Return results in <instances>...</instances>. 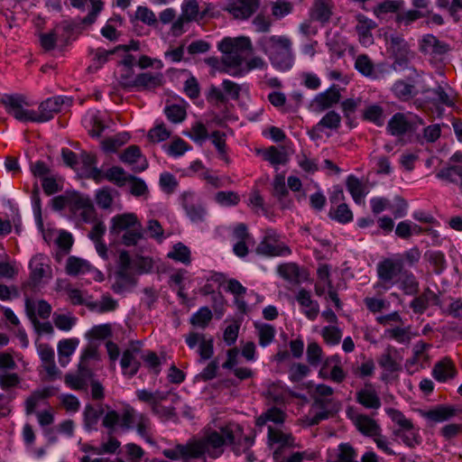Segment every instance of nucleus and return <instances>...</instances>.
Listing matches in <instances>:
<instances>
[{"mask_svg": "<svg viewBox=\"0 0 462 462\" xmlns=\"http://www.w3.org/2000/svg\"><path fill=\"white\" fill-rule=\"evenodd\" d=\"M242 428L237 423H228L221 427L219 431L213 430L205 436L192 439L193 457L201 458L204 455L217 457L223 453V447L235 444L242 436Z\"/></svg>", "mask_w": 462, "mask_h": 462, "instance_id": "1", "label": "nucleus"}, {"mask_svg": "<svg viewBox=\"0 0 462 462\" xmlns=\"http://www.w3.org/2000/svg\"><path fill=\"white\" fill-rule=\"evenodd\" d=\"M256 44L277 69L287 71L293 67L295 56L292 51V42L289 37L263 35L258 39Z\"/></svg>", "mask_w": 462, "mask_h": 462, "instance_id": "2", "label": "nucleus"}, {"mask_svg": "<svg viewBox=\"0 0 462 462\" xmlns=\"http://www.w3.org/2000/svg\"><path fill=\"white\" fill-rule=\"evenodd\" d=\"M152 268V261L148 258H140L134 262L126 251L119 253L116 268L114 273V290L116 292L134 283L136 272L145 273Z\"/></svg>", "mask_w": 462, "mask_h": 462, "instance_id": "3", "label": "nucleus"}, {"mask_svg": "<svg viewBox=\"0 0 462 462\" xmlns=\"http://www.w3.org/2000/svg\"><path fill=\"white\" fill-rule=\"evenodd\" d=\"M218 50L223 53V64L226 69L239 68L252 51V42L248 37L224 38L218 43Z\"/></svg>", "mask_w": 462, "mask_h": 462, "instance_id": "4", "label": "nucleus"}, {"mask_svg": "<svg viewBox=\"0 0 462 462\" xmlns=\"http://www.w3.org/2000/svg\"><path fill=\"white\" fill-rule=\"evenodd\" d=\"M122 236V243L126 246L135 245L142 238V224L134 213H124L114 216L111 218L110 233Z\"/></svg>", "mask_w": 462, "mask_h": 462, "instance_id": "5", "label": "nucleus"}, {"mask_svg": "<svg viewBox=\"0 0 462 462\" xmlns=\"http://www.w3.org/2000/svg\"><path fill=\"white\" fill-rule=\"evenodd\" d=\"M403 260L401 255H393L380 261L376 266L377 277L380 282L374 283L373 288L389 290L398 283V278L403 271Z\"/></svg>", "mask_w": 462, "mask_h": 462, "instance_id": "6", "label": "nucleus"}, {"mask_svg": "<svg viewBox=\"0 0 462 462\" xmlns=\"http://www.w3.org/2000/svg\"><path fill=\"white\" fill-rule=\"evenodd\" d=\"M165 79L162 72H143L132 78L128 75L120 77V84L128 89L154 90L163 85Z\"/></svg>", "mask_w": 462, "mask_h": 462, "instance_id": "7", "label": "nucleus"}, {"mask_svg": "<svg viewBox=\"0 0 462 462\" xmlns=\"http://www.w3.org/2000/svg\"><path fill=\"white\" fill-rule=\"evenodd\" d=\"M2 103L6 112L16 120L23 123L32 122L35 110L26 108L31 106V103L24 96L20 94L5 95L2 97Z\"/></svg>", "mask_w": 462, "mask_h": 462, "instance_id": "8", "label": "nucleus"}, {"mask_svg": "<svg viewBox=\"0 0 462 462\" xmlns=\"http://www.w3.org/2000/svg\"><path fill=\"white\" fill-rule=\"evenodd\" d=\"M72 99L67 96H55L42 101L35 110L32 123H45L51 120L54 116L60 113L63 107H69Z\"/></svg>", "mask_w": 462, "mask_h": 462, "instance_id": "9", "label": "nucleus"}, {"mask_svg": "<svg viewBox=\"0 0 462 462\" xmlns=\"http://www.w3.org/2000/svg\"><path fill=\"white\" fill-rule=\"evenodd\" d=\"M258 254L267 257L288 256L291 250L280 240V236L273 229H267L262 241L256 247Z\"/></svg>", "mask_w": 462, "mask_h": 462, "instance_id": "10", "label": "nucleus"}, {"mask_svg": "<svg viewBox=\"0 0 462 462\" xmlns=\"http://www.w3.org/2000/svg\"><path fill=\"white\" fill-rule=\"evenodd\" d=\"M424 125L423 120L411 113H396L388 122L387 131L393 136H402L417 130Z\"/></svg>", "mask_w": 462, "mask_h": 462, "instance_id": "11", "label": "nucleus"}, {"mask_svg": "<svg viewBox=\"0 0 462 462\" xmlns=\"http://www.w3.org/2000/svg\"><path fill=\"white\" fill-rule=\"evenodd\" d=\"M124 425L125 430L135 428L138 434L142 438L145 439L146 441L151 442L150 437L152 431V422L146 415L137 412L133 408H126L125 410Z\"/></svg>", "mask_w": 462, "mask_h": 462, "instance_id": "12", "label": "nucleus"}, {"mask_svg": "<svg viewBox=\"0 0 462 462\" xmlns=\"http://www.w3.org/2000/svg\"><path fill=\"white\" fill-rule=\"evenodd\" d=\"M70 212L84 223H94L97 219L91 199L79 193L72 194Z\"/></svg>", "mask_w": 462, "mask_h": 462, "instance_id": "13", "label": "nucleus"}, {"mask_svg": "<svg viewBox=\"0 0 462 462\" xmlns=\"http://www.w3.org/2000/svg\"><path fill=\"white\" fill-rule=\"evenodd\" d=\"M341 121V116L337 112L330 110L308 132V134L313 141L321 138L322 133L330 136L331 132H337L340 128Z\"/></svg>", "mask_w": 462, "mask_h": 462, "instance_id": "14", "label": "nucleus"}, {"mask_svg": "<svg viewBox=\"0 0 462 462\" xmlns=\"http://www.w3.org/2000/svg\"><path fill=\"white\" fill-rule=\"evenodd\" d=\"M50 259L43 254L34 255L30 263V279L34 286L39 285L44 279L51 278V267Z\"/></svg>", "mask_w": 462, "mask_h": 462, "instance_id": "15", "label": "nucleus"}, {"mask_svg": "<svg viewBox=\"0 0 462 462\" xmlns=\"http://www.w3.org/2000/svg\"><path fill=\"white\" fill-rule=\"evenodd\" d=\"M341 98L340 88L330 86L328 89L317 94L310 101V107L316 113H321L337 105Z\"/></svg>", "mask_w": 462, "mask_h": 462, "instance_id": "16", "label": "nucleus"}, {"mask_svg": "<svg viewBox=\"0 0 462 462\" xmlns=\"http://www.w3.org/2000/svg\"><path fill=\"white\" fill-rule=\"evenodd\" d=\"M346 414L356 430L363 435L373 438L381 432L380 425L372 417L358 413L353 410L347 411Z\"/></svg>", "mask_w": 462, "mask_h": 462, "instance_id": "17", "label": "nucleus"}, {"mask_svg": "<svg viewBox=\"0 0 462 462\" xmlns=\"http://www.w3.org/2000/svg\"><path fill=\"white\" fill-rule=\"evenodd\" d=\"M182 207L186 216L193 224H199L205 221L207 210L204 206L196 199V196L192 192L183 194Z\"/></svg>", "mask_w": 462, "mask_h": 462, "instance_id": "18", "label": "nucleus"}, {"mask_svg": "<svg viewBox=\"0 0 462 462\" xmlns=\"http://www.w3.org/2000/svg\"><path fill=\"white\" fill-rule=\"evenodd\" d=\"M356 401L367 410H378L382 406L381 398L372 383H365L364 386L356 393Z\"/></svg>", "mask_w": 462, "mask_h": 462, "instance_id": "19", "label": "nucleus"}, {"mask_svg": "<svg viewBox=\"0 0 462 462\" xmlns=\"http://www.w3.org/2000/svg\"><path fill=\"white\" fill-rule=\"evenodd\" d=\"M451 160L456 163L439 170L436 173V177L447 182L458 185L462 194V155L455 153Z\"/></svg>", "mask_w": 462, "mask_h": 462, "instance_id": "20", "label": "nucleus"}, {"mask_svg": "<svg viewBox=\"0 0 462 462\" xmlns=\"http://www.w3.org/2000/svg\"><path fill=\"white\" fill-rule=\"evenodd\" d=\"M138 345L139 342L132 344L129 348L123 352L120 360L123 374L129 377L135 375L141 367V363L138 360V356L140 354V347Z\"/></svg>", "mask_w": 462, "mask_h": 462, "instance_id": "21", "label": "nucleus"}, {"mask_svg": "<svg viewBox=\"0 0 462 462\" xmlns=\"http://www.w3.org/2000/svg\"><path fill=\"white\" fill-rule=\"evenodd\" d=\"M295 300L301 308V312L311 321L315 320L319 313V304L312 300L310 291L300 289L295 295Z\"/></svg>", "mask_w": 462, "mask_h": 462, "instance_id": "22", "label": "nucleus"}, {"mask_svg": "<svg viewBox=\"0 0 462 462\" xmlns=\"http://www.w3.org/2000/svg\"><path fill=\"white\" fill-rule=\"evenodd\" d=\"M356 31L358 34L359 42L365 47L372 45L374 43L372 30L376 26L375 22L362 14H356Z\"/></svg>", "mask_w": 462, "mask_h": 462, "instance_id": "23", "label": "nucleus"}, {"mask_svg": "<svg viewBox=\"0 0 462 462\" xmlns=\"http://www.w3.org/2000/svg\"><path fill=\"white\" fill-rule=\"evenodd\" d=\"M260 0H234L227 6L228 12L236 19L249 18L258 8Z\"/></svg>", "mask_w": 462, "mask_h": 462, "instance_id": "24", "label": "nucleus"}, {"mask_svg": "<svg viewBox=\"0 0 462 462\" xmlns=\"http://www.w3.org/2000/svg\"><path fill=\"white\" fill-rule=\"evenodd\" d=\"M459 409L452 405H438L435 408L422 411L421 415L429 421L440 423L454 418Z\"/></svg>", "mask_w": 462, "mask_h": 462, "instance_id": "25", "label": "nucleus"}, {"mask_svg": "<svg viewBox=\"0 0 462 462\" xmlns=\"http://www.w3.org/2000/svg\"><path fill=\"white\" fill-rule=\"evenodd\" d=\"M121 162L133 166V170L143 171L147 169L148 162L142 155L141 150L136 145L126 148L119 156Z\"/></svg>", "mask_w": 462, "mask_h": 462, "instance_id": "26", "label": "nucleus"}, {"mask_svg": "<svg viewBox=\"0 0 462 462\" xmlns=\"http://www.w3.org/2000/svg\"><path fill=\"white\" fill-rule=\"evenodd\" d=\"M420 51L429 55H442L449 51V46L436 36L427 34L421 40Z\"/></svg>", "mask_w": 462, "mask_h": 462, "instance_id": "27", "label": "nucleus"}, {"mask_svg": "<svg viewBox=\"0 0 462 462\" xmlns=\"http://www.w3.org/2000/svg\"><path fill=\"white\" fill-rule=\"evenodd\" d=\"M334 5L332 0H314L310 10L312 19L321 23L329 21L333 13Z\"/></svg>", "mask_w": 462, "mask_h": 462, "instance_id": "28", "label": "nucleus"}, {"mask_svg": "<svg viewBox=\"0 0 462 462\" xmlns=\"http://www.w3.org/2000/svg\"><path fill=\"white\" fill-rule=\"evenodd\" d=\"M346 185L354 201L356 204H362L369 190L367 184L357 177L350 175L346 179Z\"/></svg>", "mask_w": 462, "mask_h": 462, "instance_id": "29", "label": "nucleus"}, {"mask_svg": "<svg viewBox=\"0 0 462 462\" xmlns=\"http://www.w3.org/2000/svg\"><path fill=\"white\" fill-rule=\"evenodd\" d=\"M82 124L92 137H99L105 125L99 112L89 111L82 118Z\"/></svg>", "mask_w": 462, "mask_h": 462, "instance_id": "30", "label": "nucleus"}, {"mask_svg": "<svg viewBox=\"0 0 462 462\" xmlns=\"http://www.w3.org/2000/svg\"><path fill=\"white\" fill-rule=\"evenodd\" d=\"M328 401L315 398L314 403L309 412L308 421L310 425H317L330 416V411L326 408Z\"/></svg>", "mask_w": 462, "mask_h": 462, "instance_id": "31", "label": "nucleus"}, {"mask_svg": "<svg viewBox=\"0 0 462 462\" xmlns=\"http://www.w3.org/2000/svg\"><path fill=\"white\" fill-rule=\"evenodd\" d=\"M439 296L430 289H427L420 296L416 297L411 302V308L415 313H423L430 305L439 304Z\"/></svg>", "mask_w": 462, "mask_h": 462, "instance_id": "32", "label": "nucleus"}, {"mask_svg": "<svg viewBox=\"0 0 462 462\" xmlns=\"http://www.w3.org/2000/svg\"><path fill=\"white\" fill-rule=\"evenodd\" d=\"M267 67V63L261 57H253L241 65L239 68H233L232 69H226L225 72L232 77H244L253 69H263Z\"/></svg>", "mask_w": 462, "mask_h": 462, "instance_id": "33", "label": "nucleus"}, {"mask_svg": "<svg viewBox=\"0 0 462 462\" xmlns=\"http://www.w3.org/2000/svg\"><path fill=\"white\" fill-rule=\"evenodd\" d=\"M268 440L270 444H278L281 447H299V445L295 443V439L291 433H285L272 426H268Z\"/></svg>", "mask_w": 462, "mask_h": 462, "instance_id": "34", "label": "nucleus"}, {"mask_svg": "<svg viewBox=\"0 0 462 462\" xmlns=\"http://www.w3.org/2000/svg\"><path fill=\"white\" fill-rule=\"evenodd\" d=\"M193 453L194 452L191 440H189L185 445L178 444L174 448H166L162 450L163 456L171 460H178L180 458H195L193 457Z\"/></svg>", "mask_w": 462, "mask_h": 462, "instance_id": "35", "label": "nucleus"}, {"mask_svg": "<svg viewBox=\"0 0 462 462\" xmlns=\"http://www.w3.org/2000/svg\"><path fill=\"white\" fill-rule=\"evenodd\" d=\"M124 422L125 411L122 413H119L114 410L108 411L104 415L102 420V425L108 430V432L110 434L115 432L118 429L125 430Z\"/></svg>", "mask_w": 462, "mask_h": 462, "instance_id": "36", "label": "nucleus"}, {"mask_svg": "<svg viewBox=\"0 0 462 462\" xmlns=\"http://www.w3.org/2000/svg\"><path fill=\"white\" fill-rule=\"evenodd\" d=\"M394 348L388 347L377 359L380 367L387 373H394L401 369V364L396 360Z\"/></svg>", "mask_w": 462, "mask_h": 462, "instance_id": "37", "label": "nucleus"}, {"mask_svg": "<svg viewBox=\"0 0 462 462\" xmlns=\"http://www.w3.org/2000/svg\"><path fill=\"white\" fill-rule=\"evenodd\" d=\"M396 285L407 295H413L419 290V282L416 277L412 273L406 270H403L399 276Z\"/></svg>", "mask_w": 462, "mask_h": 462, "instance_id": "38", "label": "nucleus"}, {"mask_svg": "<svg viewBox=\"0 0 462 462\" xmlns=\"http://www.w3.org/2000/svg\"><path fill=\"white\" fill-rule=\"evenodd\" d=\"M455 374V367L449 359H443L437 363L432 370L433 377L439 382H446L454 377Z\"/></svg>", "mask_w": 462, "mask_h": 462, "instance_id": "39", "label": "nucleus"}, {"mask_svg": "<svg viewBox=\"0 0 462 462\" xmlns=\"http://www.w3.org/2000/svg\"><path fill=\"white\" fill-rule=\"evenodd\" d=\"M55 394V389L48 386L35 391L25 402V410L28 414L32 413L40 401L47 399Z\"/></svg>", "mask_w": 462, "mask_h": 462, "instance_id": "40", "label": "nucleus"}, {"mask_svg": "<svg viewBox=\"0 0 462 462\" xmlns=\"http://www.w3.org/2000/svg\"><path fill=\"white\" fill-rule=\"evenodd\" d=\"M254 327L259 337V345L263 347L269 346L275 337V328L271 324L263 322H255Z\"/></svg>", "mask_w": 462, "mask_h": 462, "instance_id": "41", "label": "nucleus"}, {"mask_svg": "<svg viewBox=\"0 0 462 462\" xmlns=\"http://www.w3.org/2000/svg\"><path fill=\"white\" fill-rule=\"evenodd\" d=\"M285 413L279 408L272 407L256 419V426L263 427L268 421L281 425L285 420Z\"/></svg>", "mask_w": 462, "mask_h": 462, "instance_id": "42", "label": "nucleus"}, {"mask_svg": "<svg viewBox=\"0 0 462 462\" xmlns=\"http://www.w3.org/2000/svg\"><path fill=\"white\" fill-rule=\"evenodd\" d=\"M354 67L362 76L365 78H376L374 62L366 54L358 55L356 58Z\"/></svg>", "mask_w": 462, "mask_h": 462, "instance_id": "43", "label": "nucleus"}, {"mask_svg": "<svg viewBox=\"0 0 462 462\" xmlns=\"http://www.w3.org/2000/svg\"><path fill=\"white\" fill-rule=\"evenodd\" d=\"M205 279L206 283L200 289L201 293L204 295L214 293L226 282L225 275L217 272H209L205 276Z\"/></svg>", "mask_w": 462, "mask_h": 462, "instance_id": "44", "label": "nucleus"}, {"mask_svg": "<svg viewBox=\"0 0 462 462\" xmlns=\"http://www.w3.org/2000/svg\"><path fill=\"white\" fill-rule=\"evenodd\" d=\"M167 257L185 265L189 264L191 262L190 250L182 243L175 244L171 250L168 252Z\"/></svg>", "mask_w": 462, "mask_h": 462, "instance_id": "45", "label": "nucleus"}, {"mask_svg": "<svg viewBox=\"0 0 462 462\" xmlns=\"http://www.w3.org/2000/svg\"><path fill=\"white\" fill-rule=\"evenodd\" d=\"M79 344L78 339H63L58 344L59 362L65 366L69 362V357L75 352Z\"/></svg>", "mask_w": 462, "mask_h": 462, "instance_id": "46", "label": "nucleus"}, {"mask_svg": "<svg viewBox=\"0 0 462 462\" xmlns=\"http://www.w3.org/2000/svg\"><path fill=\"white\" fill-rule=\"evenodd\" d=\"M90 269L89 263L79 257L69 256L66 263V272L69 275H79L88 273Z\"/></svg>", "mask_w": 462, "mask_h": 462, "instance_id": "47", "label": "nucleus"}, {"mask_svg": "<svg viewBox=\"0 0 462 462\" xmlns=\"http://www.w3.org/2000/svg\"><path fill=\"white\" fill-rule=\"evenodd\" d=\"M433 96V99L439 103L448 106H451L454 105L452 99V89L448 86L439 85L438 87L430 90Z\"/></svg>", "mask_w": 462, "mask_h": 462, "instance_id": "48", "label": "nucleus"}, {"mask_svg": "<svg viewBox=\"0 0 462 462\" xmlns=\"http://www.w3.org/2000/svg\"><path fill=\"white\" fill-rule=\"evenodd\" d=\"M103 411L96 409L91 405H87L84 411V425L88 430H97V424Z\"/></svg>", "mask_w": 462, "mask_h": 462, "instance_id": "49", "label": "nucleus"}, {"mask_svg": "<svg viewBox=\"0 0 462 462\" xmlns=\"http://www.w3.org/2000/svg\"><path fill=\"white\" fill-rule=\"evenodd\" d=\"M263 156L265 161L269 162L274 167L285 164L288 161L286 152L275 146H271L266 149Z\"/></svg>", "mask_w": 462, "mask_h": 462, "instance_id": "50", "label": "nucleus"}, {"mask_svg": "<svg viewBox=\"0 0 462 462\" xmlns=\"http://www.w3.org/2000/svg\"><path fill=\"white\" fill-rule=\"evenodd\" d=\"M114 53L115 51H106L103 48L91 49L89 54L92 63L89 69L97 70L108 60V57Z\"/></svg>", "mask_w": 462, "mask_h": 462, "instance_id": "51", "label": "nucleus"}, {"mask_svg": "<svg viewBox=\"0 0 462 462\" xmlns=\"http://www.w3.org/2000/svg\"><path fill=\"white\" fill-rule=\"evenodd\" d=\"M129 139V135L126 133L118 134L115 136L106 138L102 141V149L106 152H116L119 147L125 144Z\"/></svg>", "mask_w": 462, "mask_h": 462, "instance_id": "52", "label": "nucleus"}, {"mask_svg": "<svg viewBox=\"0 0 462 462\" xmlns=\"http://www.w3.org/2000/svg\"><path fill=\"white\" fill-rule=\"evenodd\" d=\"M87 306L92 311L105 313L115 310L117 307V302L109 296H103L100 300L89 302Z\"/></svg>", "mask_w": 462, "mask_h": 462, "instance_id": "53", "label": "nucleus"}, {"mask_svg": "<svg viewBox=\"0 0 462 462\" xmlns=\"http://www.w3.org/2000/svg\"><path fill=\"white\" fill-rule=\"evenodd\" d=\"M128 178L125 170L119 166H113L105 171V179L118 187L125 185Z\"/></svg>", "mask_w": 462, "mask_h": 462, "instance_id": "54", "label": "nucleus"}, {"mask_svg": "<svg viewBox=\"0 0 462 462\" xmlns=\"http://www.w3.org/2000/svg\"><path fill=\"white\" fill-rule=\"evenodd\" d=\"M60 42V28L58 27L49 32L40 34L41 46L46 51L54 50Z\"/></svg>", "mask_w": 462, "mask_h": 462, "instance_id": "55", "label": "nucleus"}, {"mask_svg": "<svg viewBox=\"0 0 462 462\" xmlns=\"http://www.w3.org/2000/svg\"><path fill=\"white\" fill-rule=\"evenodd\" d=\"M141 357L151 374L158 375L161 373L162 362L155 352L147 351Z\"/></svg>", "mask_w": 462, "mask_h": 462, "instance_id": "56", "label": "nucleus"}, {"mask_svg": "<svg viewBox=\"0 0 462 462\" xmlns=\"http://www.w3.org/2000/svg\"><path fill=\"white\" fill-rule=\"evenodd\" d=\"M327 365H333L329 372V379L337 383H342L346 378V373L340 365V357L337 355L328 357Z\"/></svg>", "mask_w": 462, "mask_h": 462, "instance_id": "57", "label": "nucleus"}, {"mask_svg": "<svg viewBox=\"0 0 462 462\" xmlns=\"http://www.w3.org/2000/svg\"><path fill=\"white\" fill-rule=\"evenodd\" d=\"M78 319L71 313L53 314V323L55 327L62 331H69L77 323Z\"/></svg>", "mask_w": 462, "mask_h": 462, "instance_id": "58", "label": "nucleus"}, {"mask_svg": "<svg viewBox=\"0 0 462 462\" xmlns=\"http://www.w3.org/2000/svg\"><path fill=\"white\" fill-rule=\"evenodd\" d=\"M364 303L372 313L381 312L390 307V302L387 300L375 296H366L364 299Z\"/></svg>", "mask_w": 462, "mask_h": 462, "instance_id": "59", "label": "nucleus"}, {"mask_svg": "<svg viewBox=\"0 0 462 462\" xmlns=\"http://www.w3.org/2000/svg\"><path fill=\"white\" fill-rule=\"evenodd\" d=\"M388 415L390 416L391 420L399 427V429H397L395 431H404L414 427L412 421L406 418L405 415L398 410L390 409L388 411Z\"/></svg>", "mask_w": 462, "mask_h": 462, "instance_id": "60", "label": "nucleus"}, {"mask_svg": "<svg viewBox=\"0 0 462 462\" xmlns=\"http://www.w3.org/2000/svg\"><path fill=\"white\" fill-rule=\"evenodd\" d=\"M212 319V312L208 307H201L190 318V323L201 328H206Z\"/></svg>", "mask_w": 462, "mask_h": 462, "instance_id": "61", "label": "nucleus"}, {"mask_svg": "<svg viewBox=\"0 0 462 462\" xmlns=\"http://www.w3.org/2000/svg\"><path fill=\"white\" fill-rule=\"evenodd\" d=\"M273 195L280 201L289 195L288 188L285 183V175L278 173L274 176L273 180Z\"/></svg>", "mask_w": 462, "mask_h": 462, "instance_id": "62", "label": "nucleus"}, {"mask_svg": "<svg viewBox=\"0 0 462 462\" xmlns=\"http://www.w3.org/2000/svg\"><path fill=\"white\" fill-rule=\"evenodd\" d=\"M420 230H421V228L418 225H416L411 221L405 220V221L400 222L397 225L396 229H395V234L399 237L406 239L414 234H416V235L419 234L420 232Z\"/></svg>", "mask_w": 462, "mask_h": 462, "instance_id": "63", "label": "nucleus"}, {"mask_svg": "<svg viewBox=\"0 0 462 462\" xmlns=\"http://www.w3.org/2000/svg\"><path fill=\"white\" fill-rule=\"evenodd\" d=\"M325 342L330 346L337 345L342 337V330L336 326H326L321 330Z\"/></svg>", "mask_w": 462, "mask_h": 462, "instance_id": "64", "label": "nucleus"}]
</instances>
